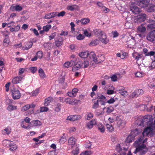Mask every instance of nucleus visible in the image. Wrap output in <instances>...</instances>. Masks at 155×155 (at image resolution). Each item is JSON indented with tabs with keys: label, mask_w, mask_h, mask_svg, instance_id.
Returning a JSON list of instances; mask_svg holds the SVG:
<instances>
[{
	"label": "nucleus",
	"mask_w": 155,
	"mask_h": 155,
	"mask_svg": "<svg viewBox=\"0 0 155 155\" xmlns=\"http://www.w3.org/2000/svg\"><path fill=\"white\" fill-rule=\"evenodd\" d=\"M139 125L144 127L147 125L148 127L145 128L142 132L143 137L153 136V129L154 128L155 123H153V117L151 115H146L139 120Z\"/></svg>",
	"instance_id": "1"
},
{
	"label": "nucleus",
	"mask_w": 155,
	"mask_h": 155,
	"mask_svg": "<svg viewBox=\"0 0 155 155\" xmlns=\"http://www.w3.org/2000/svg\"><path fill=\"white\" fill-rule=\"evenodd\" d=\"M143 138L140 137L139 138L134 142V145L136 147V149L134 153H136L138 152H140L141 155L145 154L148 150V149L146 145L141 143L142 141Z\"/></svg>",
	"instance_id": "2"
},
{
	"label": "nucleus",
	"mask_w": 155,
	"mask_h": 155,
	"mask_svg": "<svg viewBox=\"0 0 155 155\" xmlns=\"http://www.w3.org/2000/svg\"><path fill=\"white\" fill-rule=\"evenodd\" d=\"M90 60L91 62L93 61L96 64H98L104 60V56L103 55H101L98 56L97 58L94 53L91 52L89 54Z\"/></svg>",
	"instance_id": "3"
},
{
	"label": "nucleus",
	"mask_w": 155,
	"mask_h": 155,
	"mask_svg": "<svg viewBox=\"0 0 155 155\" xmlns=\"http://www.w3.org/2000/svg\"><path fill=\"white\" fill-rule=\"evenodd\" d=\"M145 24L142 23L137 28V31L139 34V36L141 38H143L145 37L146 33V27L144 26Z\"/></svg>",
	"instance_id": "4"
},
{
	"label": "nucleus",
	"mask_w": 155,
	"mask_h": 155,
	"mask_svg": "<svg viewBox=\"0 0 155 155\" xmlns=\"http://www.w3.org/2000/svg\"><path fill=\"white\" fill-rule=\"evenodd\" d=\"M122 117L121 116H117L116 120L117 122V125L119 129L124 128L126 124V121L122 120Z\"/></svg>",
	"instance_id": "5"
},
{
	"label": "nucleus",
	"mask_w": 155,
	"mask_h": 155,
	"mask_svg": "<svg viewBox=\"0 0 155 155\" xmlns=\"http://www.w3.org/2000/svg\"><path fill=\"white\" fill-rule=\"evenodd\" d=\"M12 96L14 100L19 99L21 97V93L20 91L16 88H14L11 91Z\"/></svg>",
	"instance_id": "6"
},
{
	"label": "nucleus",
	"mask_w": 155,
	"mask_h": 155,
	"mask_svg": "<svg viewBox=\"0 0 155 155\" xmlns=\"http://www.w3.org/2000/svg\"><path fill=\"white\" fill-rule=\"evenodd\" d=\"M149 2V0H137L135 3L141 7L144 8L147 6Z\"/></svg>",
	"instance_id": "7"
},
{
	"label": "nucleus",
	"mask_w": 155,
	"mask_h": 155,
	"mask_svg": "<svg viewBox=\"0 0 155 155\" xmlns=\"http://www.w3.org/2000/svg\"><path fill=\"white\" fill-rule=\"evenodd\" d=\"M147 39L151 42L155 41V30L150 31L147 34Z\"/></svg>",
	"instance_id": "8"
},
{
	"label": "nucleus",
	"mask_w": 155,
	"mask_h": 155,
	"mask_svg": "<svg viewBox=\"0 0 155 155\" xmlns=\"http://www.w3.org/2000/svg\"><path fill=\"white\" fill-rule=\"evenodd\" d=\"M146 15L145 14H143L138 15L137 18L135 19V22L137 23H140L145 21L146 18Z\"/></svg>",
	"instance_id": "9"
},
{
	"label": "nucleus",
	"mask_w": 155,
	"mask_h": 155,
	"mask_svg": "<svg viewBox=\"0 0 155 155\" xmlns=\"http://www.w3.org/2000/svg\"><path fill=\"white\" fill-rule=\"evenodd\" d=\"M97 124V121L96 119L91 120L90 122L86 123L85 127L89 129H92L93 126L96 125Z\"/></svg>",
	"instance_id": "10"
},
{
	"label": "nucleus",
	"mask_w": 155,
	"mask_h": 155,
	"mask_svg": "<svg viewBox=\"0 0 155 155\" xmlns=\"http://www.w3.org/2000/svg\"><path fill=\"white\" fill-rule=\"evenodd\" d=\"M94 35L99 38L102 37L104 34V32L99 29H94L93 31Z\"/></svg>",
	"instance_id": "11"
},
{
	"label": "nucleus",
	"mask_w": 155,
	"mask_h": 155,
	"mask_svg": "<svg viewBox=\"0 0 155 155\" xmlns=\"http://www.w3.org/2000/svg\"><path fill=\"white\" fill-rule=\"evenodd\" d=\"M22 9V7L18 5H12L10 8V10L12 12L16 11L17 12H19L21 11Z\"/></svg>",
	"instance_id": "12"
},
{
	"label": "nucleus",
	"mask_w": 155,
	"mask_h": 155,
	"mask_svg": "<svg viewBox=\"0 0 155 155\" xmlns=\"http://www.w3.org/2000/svg\"><path fill=\"white\" fill-rule=\"evenodd\" d=\"M81 117L80 115H71L68 116L67 118V120L71 121H74L81 119Z\"/></svg>",
	"instance_id": "13"
},
{
	"label": "nucleus",
	"mask_w": 155,
	"mask_h": 155,
	"mask_svg": "<svg viewBox=\"0 0 155 155\" xmlns=\"http://www.w3.org/2000/svg\"><path fill=\"white\" fill-rule=\"evenodd\" d=\"M143 94V91L142 89H138L135 90L131 94L132 97H137L140 95H142Z\"/></svg>",
	"instance_id": "14"
},
{
	"label": "nucleus",
	"mask_w": 155,
	"mask_h": 155,
	"mask_svg": "<svg viewBox=\"0 0 155 155\" xmlns=\"http://www.w3.org/2000/svg\"><path fill=\"white\" fill-rule=\"evenodd\" d=\"M23 77L17 76L13 78L12 81V82L13 84H17L21 82Z\"/></svg>",
	"instance_id": "15"
},
{
	"label": "nucleus",
	"mask_w": 155,
	"mask_h": 155,
	"mask_svg": "<svg viewBox=\"0 0 155 155\" xmlns=\"http://www.w3.org/2000/svg\"><path fill=\"white\" fill-rule=\"evenodd\" d=\"M130 11L133 13L137 14L140 13L141 12V10L137 6H133L130 7Z\"/></svg>",
	"instance_id": "16"
},
{
	"label": "nucleus",
	"mask_w": 155,
	"mask_h": 155,
	"mask_svg": "<svg viewBox=\"0 0 155 155\" xmlns=\"http://www.w3.org/2000/svg\"><path fill=\"white\" fill-rule=\"evenodd\" d=\"M99 40L102 43L105 44L108 43L109 42V39L107 38V36L104 33V34L102 37L99 38Z\"/></svg>",
	"instance_id": "17"
},
{
	"label": "nucleus",
	"mask_w": 155,
	"mask_h": 155,
	"mask_svg": "<svg viewBox=\"0 0 155 155\" xmlns=\"http://www.w3.org/2000/svg\"><path fill=\"white\" fill-rule=\"evenodd\" d=\"M8 147L11 151L15 150L17 148V146L14 142L12 141Z\"/></svg>",
	"instance_id": "18"
},
{
	"label": "nucleus",
	"mask_w": 155,
	"mask_h": 155,
	"mask_svg": "<svg viewBox=\"0 0 155 155\" xmlns=\"http://www.w3.org/2000/svg\"><path fill=\"white\" fill-rule=\"evenodd\" d=\"M141 132V130L137 128L131 131L132 135L134 137L139 135Z\"/></svg>",
	"instance_id": "19"
},
{
	"label": "nucleus",
	"mask_w": 155,
	"mask_h": 155,
	"mask_svg": "<svg viewBox=\"0 0 155 155\" xmlns=\"http://www.w3.org/2000/svg\"><path fill=\"white\" fill-rule=\"evenodd\" d=\"M75 62L73 60H71L70 61L65 62L63 65V66L65 68H68L72 66L73 63H75Z\"/></svg>",
	"instance_id": "20"
},
{
	"label": "nucleus",
	"mask_w": 155,
	"mask_h": 155,
	"mask_svg": "<svg viewBox=\"0 0 155 155\" xmlns=\"http://www.w3.org/2000/svg\"><path fill=\"white\" fill-rule=\"evenodd\" d=\"M89 54L88 52L86 51L80 52L79 54V55L81 58H87Z\"/></svg>",
	"instance_id": "21"
},
{
	"label": "nucleus",
	"mask_w": 155,
	"mask_h": 155,
	"mask_svg": "<svg viewBox=\"0 0 155 155\" xmlns=\"http://www.w3.org/2000/svg\"><path fill=\"white\" fill-rule=\"evenodd\" d=\"M57 12H56L50 13L46 15L45 16V19H50L55 16Z\"/></svg>",
	"instance_id": "22"
},
{
	"label": "nucleus",
	"mask_w": 155,
	"mask_h": 155,
	"mask_svg": "<svg viewBox=\"0 0 155 155\" xmlns=\"http://www.w3.org/2000/svg\"><path fill=\"white\" fill-rule=\"evenodd\" d=\"M63 40L61 38H60L59 40H57L55 41V44L56 46L58 47H60L63 44Z\"/></svg>",
	"instance_id": "23"
},
{
	"label": "nucleus",
	"mask_w": 155,
	"mask_h": 155,
	"mask_svg": "<svg viewBox=\"0 0 155 155\" xmlns=\"http://www.w3.org/2000/svg\"><path fill=\"white\" fill-rule=\"evenodd\" d=\"M106 127L108 131L110 132H112L114 130L113 127L112 126L111 123L107 124Z\"/></svg>",
	"instance_id": "24"
},
{
	"label": "nucleus",
	"mask_w": 155,
	"mask_h": 155,
	"mask_svg": "<svg viewBox=\"0 0 155 155\" xmlns=\"http://www.w3.org/2000/svg\"><path fill=\"white\" fill-rule=\"evenodd\" d=\"M11 128L7 127L2 130V133L5 135L9 134L11 133Z\"/></svg>",
	"instance_id": "25"
},
{
	"label": "nucleus",
	"mask_w": 155,
	"mask_h": 155,
	"mask_svg": "<svg viewBox=\"0 0 155 155\" xmlns=\"http://www.w3.org/2000/svg\"><path fill=\"white\" fill-rule=\"evenodd\" d=\"M76 140L73 137H71L69 138L68 143L69 144L71 145H74L76 143Z\"/></svg>",
	"instance_id": "26"
},
{
	"label": "nucleus",
	"mask_w": 155,
	"mask_h": 155,
	"mask_svg": "<svg viewBox=\"0 0 155 155\" xmlns=\"http://www.w3.org/2000/svg\"><path fill=\"white\" fill-rule=\"evenodd\" d=\"M78 8V6L76 5H71L67 7V9L71 11L76 10Z\"/></svg>",
	"instance_id": "27"
},
{
	"label": "nucleus",
	"mask_w": 155,
	"mask_h": 155,
	"mask_svg": "<svg viewBox=\"0 0 155 155\" xmlns=\"http://www.w3.org/2000/svg\"><path fill=\"white\" fill-rule=\"evenodd\" d=\"M52 100V97H49L46 98L45 99V102L44 103V105L45 106H47L48 105Z\"/></svg>",
	"instance_id": "28"
},
{
	"label": "nucleus",
	"mask_w": 155,
	"mask_h": 155,
	"mask_svg": "<svg viewBox=\"0 0 155 155\" xmlns=\"http://www.w3.org/2000/svg\"><path fill=\"white\" fill-rule=\"evenodd\" d=\"M99 43V40L97 39L92 41L89 44L90 46H94L98 45Z\"/></svg>",
	"instance_id": "29"
},
{
	"label": "nucleus",
	"mask_w": 155,
	"mask_h": 155,
	"mask_svg": "<svg viewBox=\"0 0 155 155\" xmlns=\"http://www.w3.org/2000/svg\"><path fill=\"white\" fill-rule=\"evenodd\" d=\"M98 129L101 133H103L105 131V127L104 126L101 124L99 123L98 125Z\"/></svg>",
	"instance_id": "30"
},
{
	"label": "nucleus",
	"mask_w": 155,
	"mask_h": 155,
	"mask_svg": "<svg viewBox=\"0 0 155 155\" xmlns=\"http://www.w3.org/2000/svg\"><path fill=\"white\" fill-rule=\"evenodd\" d=\"M142 54H140L138 53H135L133 54V56L134 58H135L137 61H138L142 58Z\"/></svg>",
	"instance_id": "31"
},
{
	"label": "nucleus",
	"mask_w": 155,
	"mask_h": 155,
	"mask_svg": "<svg viewBox=\"0 0 155 155\" xmlns=\"http://www.w3.org/2000/svg\"><path fill=\"white\" fill-rule=\"evenodd\" d=\"M26 124V123H25L24 122V121H22L21 122V126L26 129H30V126L29 125V124Z\"/></svg>",
	"instance_id": "32"
},
{
	"label": "nucleus",
	"mask_w": 155,
	"mask_h": 155,
	"mask_svg": "<svg viewBox=\"0 0 155 155\" xmlns=\"http://www.w3.org/2000/svg\"><path fill=\"white\" fill-rule=\"evenodd\" d=\"M90 21V19L88 18H82L80 20V22L82 25H86Z\"/></svg>",
	"instance_id": "33"
},
{
	"label": "nucleus",
	"mask_w": 155,
	"mask_h": 155,
	"mask_svg": "<svg viewBox=\"0 0 155 155\" xmlns=\"http://www.w3.org/2000/svg\"><path fill=\"white\" fill-rule=\"evenodd\" d=\"M11 141L7 140H5L2 142V144L5 147H8Z\"/></svg>",
	"instance_id": "34"
},
{
	"label": "nucleus",
	"mask_w": 155,
	"mask_h": 155,
	"mask_svg": "<svg viewBox=\"0 0 155 155\" xmlns=\"http://www.w3.org/2000/svg\"><path fill=\"white\" fill-rule=\"evenodd\" d=\"M3 45L5 46H7L9 43V40L7 35H5V38L3 40Z\"/></svg>",
	"instance_id": "35"
},
{
	"label": "nucleus",
	"mask_w": 155,
	"mask_h": 155,
	"mask_svg": "<svg viewBox=\"0 0 155 155\" xmlns=\"http://www.w3.org/2000/svg\"><path fill=\"white\" fill-rule=\"evenodd\" d=\"M39 76L41 79H43L46 77L43 70L41 68H39Z\"/></svg>",
	"instance_id": "36"
},
{
	"label": "nucleus",
	"mask_w": 155,
	"mask_h": 155,
	"mask_svg": "<svg viewBox=\"0 0 155 155\" xmlns=\"http://www.w3.org/2000/svg\"><path fill=\"white\" fill-rule=\"evenodd\" d=\"M52 43H47L44 44V46L45 48L47 49H50L52 48Z\"/></svg>",
	"instance_id": "37"
},
{
	"label": "nucleus",
	"mask_w": 155,
	"mask_h": 155,
	"mask_svg": "<svg viewBox=\"0 0 155 155\" xmlns=\"http://www.w3.org/2000/svg\"><path fill=\"white\" fill-rule=\"evenodd\" d=\"M134 139V137L132 135V134L131 135L128 136L127 138V140L129 143L132 142Z\"/></svg>",
	"instance_id": "38"
},
{
	"label": "nucleus",
	"mask_w": 155,
	"mask_h": 155,
	"mask_svg": "<svg viewBox=\"0 0 155 155\" xmlns=\"http://www.w3.org/2000/svg\"><path fill=\"white\" fill-rule=\"evenodd\" d=\"M147 29L152 30L155 29V23L149 24L147 25Z\"/></svg>",
	"instance_id": "39"
},
{
	"label": "nucleus",
	"mask_w": 155,
	"mask_h": 155,
	"mask_svg": "<svg viewBox=\"0 0 155 155\" xmlns=\"http://www.w3.org/2000/svg\"><path fill=\"white\" fill-rule=\"evenodd\" d=\"M93 117V114L91 113H87L86 115V119L87 120H90Z\"/></svg>",
	"instance_id": "40"
},
{
	"label": "nucleus",
	"mask_w": 155,
	"mask_h": 155,
	"mask_svg": "<svg viewBox=\"0 0 155 155\" xmlns=\"http://www.w3.org/2000/svg\"><path fill=\"white\" fill-rule=\"evenodd\" d=\"M80 100H77L75 99L71 98V105H74L77 104H78L80 102Z\"/></svg>",
	"instance_id": "41"
},
{
	"label": "nucleus",
	"mask_w": 155,
	"mask_h": 155,
	"mask_svg": "<svg viewBox=\"0 0 155 155\" xmlns=\"http://www.w3.org/2000/svg\"><path fill=\"white\" fill-rule=\"evenodd\" d=\"M32 45V42H28L26 46L25 47V49L26 50H28L29 49L31 48V47Z\"/></svg>",
	"instance_id": "42"
},
{
	"label": "nucleus",
	"mask_w": 155,
	"mask_h": 155,
	"mask_svg": "<svg viewBox=\"0 0 155 155\" xmlns=\"http://www.w3.org/2000/svg\"><path fill=\"white\" fill-rule=\"evenodd\" d=\"M30 108V104H27L25 105L22 107L21 108V111H25Z\"/></svg>",
	"instance_id": "43"
},
{
	"label": "nucleus",
	"mask_w": 155,
	"mask_h": 155,
	"mask_svg": "<svg viewBox=\"0 0 155 155\" xmlns=\"http://www.w3.org/2000/svg\"><path fill=\"white\" fill-rule=\"evenodd\" d=\"M136 77L138 78H142L144 75L143 73L142 72H138L135 74Z\"/></svg>",
	"instance_id": "44"
},
{
	"label": "nucleus",
	"mask_w": 155,
	"mask_h": 155,
	"mask_svg": "<svg viewBox=\"0 0 155 155\" xmlns=\"http://www.w3.org/2000/svg\"><path fill=\"white\" fill-rule=\"evenodd\" d=\"M16 106H13L12 105H9L7 107V109L9 110H16L17 108Z\"/></svg>",
	"instance_id": "45"
},
{
	"label": "nucleus",
	"mask_w": 155,
	"mask_h": 155,
	"mask_svg": "<svg viewBox=\"0 0 155 155\" xmlns=\"http://www.w3.org/2000/svg\"><path fill=\"white\" fill-rule=\"evenodd\" d=\"M51 26L50 25H47L43 27V29L46 32L48 31L49 29L51 28Z\"/></svg>",
	"instance_id": "46"
},
{
	"label": "nucleus",
	"mask_w": 155,
	"mask_h": 155,
	"mask_svg": "<svg viewBox=\"0 0 155 155\" xmlns=\"http://www.w3.org/2000/svg\"><path fill=\"white\" fill-rule=\"evenodd\" d=\"M89 64V62L88 61H83V66L84 68H85L88 67Z\"/></svg>",
	"instance_id": "47"
},
{
	"label": "nucleus",
	"mask_w": 155,
	"mask_h": 155,
	"mask_svg": "<svg viewBox=\"0 0 155 155\" xmlns=\"http://www.w3.org/2000/svg\"><path fill=\"white\" fill-rule=\"evenodd\" d=\"M87 37H90L91 36V32H89L87 30H85L83 33Z\"/></svg>",
	"instance_id": "48"
},
{
	"label": "nucleus",
	"mask_w": 155,
	"mask_h": 155,
	"mask_svg": "<svg viewBox=\"0 0 155 155\" xmlns=\"http://www.w3.org/2000/svg\"><path fill=\"white\" fill-rule=\"evenodd\" d=\"M29 70L33 74L37 70V68L35 67H30Z\"/></svg>",
	"instance_id": "49"
},
{
	"label": "nucleus",
	"mask_w": 155,
	"mask_h": 155,
	"mask_svg": "<svg viewBox=\"0 0 155 155\" xmlns=\"http://www.w3.org/2000/svg\"><path fill=\"white\" fill-rule=\"evenodd\" d=\"M61 104L60 103H58L57 104V106L55 107L54 108V111L57 112H59L61 110V108L60 107L61 106Z\"/></svg>",
	"instance_id": "50"
},
{
	"label": "nucleus",
	"mask_w": 155,
	"mask_h": 155,
	"mask_svg": "<svg viewBox=\"0 0 155 155\" xmlns=\"http://www.w3.org/2000/svg\"><path fill=\"white\" fill-rule=\"evenodd\" d=\"M71 98H70L69 97H68L66 98H65L64 99V103H65L66 104H68L71 105Z\"/></svg>",
	"instance_id": "51"
},
{
	"label": "nucleus",
	"mask_w": 155,
	"mask_h": 155,
	"mask_svg": "<svg viewBox=\"0 0 155 155\" xmlns=\"http://www.w3.org/2000/svg\"><path fill=\"white\" fill-rule=\"evenodd\" d=\"M85 36L81 34H79L77 36L76 38L78 40H81L84 39Z\"/></svg>",
	"instance_id": "52"
},
{
	"label": "nucleus",
	"mask_w": 155,
	"mask_h": 155,
	"mask_svg": "<svg viewBox=\"0 0 155 155\" xmlns=\"http://www.w3.org/2000/svg\"><path fill=\"white\" fill-rule=\"evenodd\" d=\"M97 98L102 100L105 99L106 98V97L100 94H97Z\"/></svg>",
	"instance_id": "53"
},
{
	"label": "nucleus",
	"mask_w": 155,
	"mask_h": 155,
	"mask_svg": "<svg viewBox=\"0 0 155 155\" xmlns=\"http://www.w3.org/2000/svg\"><path fill=\"white\" fill-rule=\"evenodd\" d=\"M48 110L49 109L47 107H42L40 108V112H47Z\"/></svg>",
	"instance_id": "54"
},
{
	"label": "nucleus",
	"mask_w": 155,
	"mask_h": 155,
	"mask_svg": "<svg viewBox=\"0 0 155 155\" xmlns=\"http://www.w3.org/2000/svg\"><path fill=\"white\" fill-rule=\"evenodd\" d=\"M66 139L65 137L62 136L59 142L61 144H63L66 141Z\"/></svg>",
	"instance_id": "55"
},
{
	"label": "nucleus",
	"mask_w": 155,
	"mask_h": 155,
	"mask_svg": "<svg viewBox=\"0 0 155 155\" xmlns=\"http://www.w3.org/2000/svg\"><path fill=\"white\" fill-rule=\"evenodd\" d=\"M113 110L114 108L112 107H109L107 108L106 112L107 113H110L113 111Z\"/></svg>",
	"instance_id": "56"
},
{
	"label": "nucleus",
	"mask_w": 155,
	"mask_h": 155,
	"mask_svg": "<svg viewBox=\"0 0 155 155\" xmlns=\"http://www.w3.org/2000/svg\"><path fill=\"white\" fill-rule=\"evenodd\" d=\"M80 68L78 66L77 64H76L73 67L72 70L73 71L75 72L79 70Z\"/></svg>",
	"instance_id": "57"
},
{
	"label": "nucleus",
	"mask_w": 155,
	"mask_h": 155,
	"mask_svg": "<svg viewBox=\"0 0 155 155\" xmlns=\"http://www.w3.org/2000/svg\"><path fill=\"white\" fill-rule=\"evenodd\" d=\"M65 13L66 12H65L64 11H62L59 13H58V14L57 13L56 14V16H58V17H63L65 15Z\"/></svg>",
	"instance_id": "58"
},
{
	"label": "nucleus",
	"mask_w": 155,
	"mask_h": 155,
	"mask_svg": "<svg viewBox=\"0 0 155 155\" xmlns=\"http://www.w3.org/2000/svg\"><path fill=\"white\" fill-rule=\"evenodd\" d=\"M99 101V100H97L96 102L94 103V104L92 106V108L93 109H96L99 106V104H98Z\"/></svg>",
	"instance_id": "59"
},
{
	"label": "nucleus",
	"mask_w": 155,
	"mask_h": 155,
	"mask_svg": "<svg viewBox=\"0 0 155 155\" xmlns=\"http://www.w3.org/2000/svg\"><path fill=\"white\" fill-rule=\"evenodd\" d=\"M148 11L149 12L155 11V5L150 7L148 8Z\"/></svg>",
	"instance_id": "60"
},
{
	"label": "nucleus",
	"mask_w": 155,
	"mask_h": 155,
	"mask_svg": "<svg viewBox=\"0 0 155 155\" xmlns=\"http://www.w3.org/2000/svg\"><path fill=\"white\" fill-rule=\"evenodd\" d=\"M18 14L16 13H12L10 15V18H14L15 17H18Z\"/></svg>",
	"instance_id": "61"
},
{
	"label": "nucleus",
	"mask_w": 155,
	"mask_h": 155,
	"mask_svg": "<svg viewBox=\"0 0 155 155\" xmlns=\"http://www.w3.org/2000/svg\"><path fill=\"white\" fill-rule=\"evenodd\" d=\"M56 35V32L53 33L51 34V35L49 36V39L50 40H51L53 39L54 37H55Z\"/></svg>",
	"instance_id": "62"
},
{
	"label": "nucleus",
	"mask_w": 155,
	"mask_h": 155,
	"mask_svg": "<svg viewBox=\"0 0 155 155\" xmlns=\"http://www.w3.org/2000/svg\"><path fill=\"white\" fill-rule=\"evenodd\" d=\"M76 64L78 65V66L80 68H81V67L83 66V61L81 60H78Z\"/></svg>",
	"instance_id": "63"
},
{
	"label": "nucleus",
	"mask_w": 155,
	"mask_h": 155,
	"mask_svg": "<svg viewBox=\"0 0 155 155\" xmlns=\"http://www.w3.org/2000/svg\"><path fill=\"white\" fill-rule=\"evenodd\" d=\"M111 80L113 81H117V77L116 75H113L111 77Z\"/></svg>",
	"instance_id": "64"
}]
</instances>
